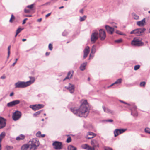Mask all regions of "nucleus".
<instances>
[{
	"instance_id": "f257e3e1",
	"label": "nucleus",
	"mask_w": 150,
	"mask_h": 150,
	"mask_svg": "<svg viewBox=\"0 0 150 150\" xmlns=\"http://www.w3.org/2000/svg\"><path fill=\"white\" fill-rule=\"evenodd\" d=\"M82 103L79 108H71V110L75 114L81 117H86L89 113L88 105L86 100H82Z\"/></svg>"
},
{
	"instance_id": "f03ea898",
	"label": "nucleus",
	"mask_w": 150,
	"mask_h": 150,
	"mask_svg": "<svg viewBox=\"0 0 150 150\" xmlns=\"http://www.w3.org/2000/svg\"><path fill=\"white\" fill-rule=\"evenodd\" d=\"M29 143L33 150L37 149L40 145L39 140L36 138L33 139L29 142Z\"/></svg>"
},
{
	"instance_id": "7ed1b4c3",
	"label": "nucleus",
	"mask_w": 150,
	"mask_h": 150,
	"mask_svg": "<svg viewBox=\"0 0 150 150\" xmlns=\"http://www.w3.org/2000/svg\"><path fill=\"white\" fill-rule=\"evenodd\" d=\"M132 45L139 46L143 45L144 43L138 39L134 38L131 42Z\"/></svg>"
},
{
	"instance_id": "20e7f679",
	"label": "nucleus",
	"mask_w": 150,
	"mask_h": 150,
	"mask_svg": "<svg viewBox=\"0 0 150 150\" xmlns=\"http://www.w3.org/2000/svg\"><path fill=\"white\" fill-rule=\"evenodd\" d=\"M16 88H23L28 86L27 82L18 81L15 84Z\"/></svg>"
},
{
	"instance_id": "39448f33",
	"label": "nucleus",
	"mask_w": 150,
	"mask_h": 150,
	"mask_svg": "<svg viewBox=\"0 0 150 150\" xmlns=\"http://www.w3.org/2000/svg\"><path fill=\"white\" fill-rule=\"evenodd\" d=\"M98 38V35L97 32L94 31L91 35V40L93 43H95Z\"/></svg>"
},
{
	"instance_id": "423d86ee",
	"label": "nucleus",
	"mask_w": 150,
	"mask_h": 150,
	"mask_svg": "<svg viewBox=\"0 0 150 150\" xmlns=\"http://www.w3.org/2000/svg\"><path fill=\"white\" fill-rule=\"evenodd\" d=\"M146 30L144 28H139L135 29L131 31L130 33L131 34H135L136 35H139L141 33H143Z\"/></svg>"
},
{
	"instance_id": "0eeeda50",
	"label": "nucleus",
	"mask_w": 150,
	"mask_h": 150,
	"mask_svg": "<svg viewBox=\"0 0 150 150\" xmlns=\"http://www.w3.org/2000/svg\"><path fill=\"white\" fill-rule=\"evenodd\" d=\"M21 116L20 112L16 111L14 112L12 116V118L14 120L16 121L19 119Z\"/></svg>"
},
{
	"instance_id": "6e6552de",
	"label": "nucleus",
	"mask_w": 150,
	"mask_h": 150,
	"mask_svg": "<svg viewBox=\"0 0 150 150\" xmlns=\"http://www.w3.org/2000/svg\"><path fill=\"white\" fill-rule=\"evenodd\" d=\"M99 36L101 40H103L106 38V35L105 31L102 29L99 30Z\"/></svg>"
},
{
	"instance_id": "1a4fd4ad",
	"label": "nucleus",
	"mask_w": 150,
	"mask_h": 150,
	"mask_svg": "<svg viewBox=\"0 0 150 150\" xmlns=\"http://www.w3.org/2000/svg\"><path fill=\"white\" fill-rule=\"evenodd\" d=\"M53 145L54 148L56 149H61L62 147V143L57 141L54 142L53 144Z\"/></svg>"
},
{
	"instance_id": "9d476101",
	"label": "nucleus",
	"mask_w": 150,
	"mask_h": 150,
	"mask_svg": "<svg viewBox=\"0 0 150 150\" xmlns=\"http://www.w3.org/2000/svg\"><path fill=\"white\" fill-rule=\"evenodd\" d=\"M6 119L0 117V129L4 128L6 126Z\"/></svg>"
},
{
	"instance_id": "9b49d317",
	"label": "nucleus",
	"mask_w": 150,
	"mask_h": 150,
	"mask_svg": "<svg viewBox=\"0 0 150 150\" xmlns=\"http://www.w3.org/2000/svg\"><path fill=\"white\" fill-rule=\"evenodd\" d=\"M126 130V129H115L114 132L115 137H116L119 134L123 133Z\"/></svg>"
},
{
	"instance_id": "f8f14e48",
	"label": "nucleus",
	"mask_w": 150,
	"mask_h": 150,
	"mask_svg": "<svg viewBox=\"0 0 150 150\" xmlns=\"http://www.w3.org/2000/svg\"><path fill=\"white\" fill-rule=\"evenodd\" d=\"M44 107V105L42 104L35 105H31L30 107L34 111H36Z\"/></svg>"
},
{
	"instance_id": "ddd939ff",
	"label": "nucleus",
	"mask_w": 150,
	"mask_h": 150,
	"mask_svg": "<svg viewBox=\"0 0 150 150\" xmlns=\"http://www.w3.org/2000/svg\"><path fill=\"white\" fill-rule=\"evenodd\" d=\"M91 144L92 146V148H93L95 149V148L96 147H99V144L98 141L95 139L92 140L91 142Z\"/></svg>"
},
{
	"instance_id": "4468645a",
	"label": "nucleus",
	"mask_w": 150,
	"mask_h": 150,
	"mask_svg": "<svg viewBox=\"0 0 150 150\" xmlns=\"http://www.w3.org/2000/svg\"><path fill=\"white\" fill-rule=\"evenodd\" d=\"M21 150H33L29 144H24L21 146Z\"/></svg>"
},
{
	"instance_id": "2eb2a0df",
	"label": "nucleus",
	"mask_w": 150,
	"mask_h": 150,
	"mask_svg": "<svg viewBox=\"0 0 150 150\" xmlns=\"http://www.w3.org/2000/svg\"><path fill=\"white\" fill-rule=\"evenodd\" d=\"M105 28L108 33L111 34H112L113 33L114 31L113 28L107 25L105 26Z\"/></svg>"
},
{
	"instance_id": "dca6fc26",
	"label": "nucleus",
	"mask_w": 150,
	"mask_h": 150,
	"mask_svg": "<svg viewBox=\"0 0 150 150\" xmlns=\"http://www.w3.org/2000/svg\"><path fill=\"white\" fill-rule=\"evenodd\" d=\"M81 147L82 148L87 150H95L92 147L87 144H85L81 145Z\"/></svg>"
},
{
	"instance_id": "f3484780",
	"label": "nucleus",
	"mask_w": 150,
	"mask_h": 150,
	"mask_svg": "<svg viewBox=\"0 0 150 150\" xmlns=\"http://www.w3.org/2000/svg\"><path fill=\"white\" fill-rule=\"evenodd\" d=\"M102 108L103 109L104 112H105L110 113L112 115H113L114 114V112L113 111L105 107V106H103Z\"/></svg>"
},
{
	"instance_id": "a211bd4d",
	"label": "nucleus",
	"mask_w": 150,
	"mask_h": 150,
	"mask_svg": "<svg viewBox=\"0 0 150 150\" xmlns=\"http://www.w3.org/2000/svg\"><path fill=\"white\" fill-rule=\"evenodd\" d=\"M90 51V48L88 46H87L85 48V49L83 52H84V55H83V58H86L88 54Z\"/></svg>"
},
{
	"instance_id": "6ab92c4d",
	"label": "nucleus",
	"mask_w": 150,
	"mask_h": 150,
	"mask_svg": "<svg viewBox=\"0 0 150 150\" xmlns=\"http://www.w3.org/2000/svg\"><path fill=\"white\" fill-rule=\"evenodd\" d=\"M145 18H144L142 20L137 22V24L139 26L142 27L145 25Z\"/></svg>"
},
{
	"instance_id": "aec40b11",
	"label": "nucleus",
	"mask_w": 150,
	"mask_h": 150,
	"mask_svg": "<svg viewBox=\"0 0 150 150\" xmlns=\"http://www.w3.org/2000/svg\"><path fill=\"white\" fill-rule=\"evenodd\" d=\"M73 74V71H69L67 74V76L64 79L63 81H64L65 80L68 79H70L72 78Z\"/></svg>"
},
{
	"instance_id": "412c9836",
	"label": "nucleus",
	"mask_w": 150,
	"mask_h": 150,
	"mask_svg": "<svg viewBox=\"0 0 150 150\" xmlns=\"http://www.w3.org/2000/svg\"><path fill=\"white\" fill-rule=\"evenodd\" d=\"M88 135L91 136L90 137H88V135H87L86 138L88 139H90L93 138L94 137H96V134L92 132H89L88 133Z\"/></svg>"
},
{
	"instance_id": "4be33fe9",
	"label": "nucleus",
	"mask_w": 150,
	"mask_h": 150,
	"mask_svg": "<svg viewBox=\"0 0 150 150\" xmlns=\"http://www.w3.org/2000/svg\"><path fill=\"white\" fill-rule=\"evenodd\" d=\"M67 88L69 90L71 93H73L74 91V86L70 83L69 84V87Z\"/></svg>"
},
{
	"instance_id": "5701e85b",
	"label": "nucleus",
	"mask_w": 150,
	"mask_h": 150,
	"mask_svg": "<svg viewBox=\"0 0 150 150\" xmlns=\"http://www.w3.org/2000/svg\"><path fill=\"white\" fill-rule=\"evenodd\" d=\"M29 78L30 80L26 82L28 86L33 83L35 81V78L34 77H30Z\"/></svg>"
},
{
	"instance_id": "b1692460",
	"label": "nucleus",
	"mask_w": 150,
	"mask_h": 150,
	"mask_svg": "<svg viewBox=\"0 0 150 150\" xmlns=\"http://www.w3.org/2000/svg\"><path fill=\"white\" fill-rule=\"evenodd\" d=\"M96 52V47L95 46H93L92 48L91 53L89 56V59H91V57H93V56H92V54H93L95 53Z\"/></svg>"
},
{
	"instance_id": "393cba45",
	"label": "nucleus",
	"mask_w": 150,
	"mask_h": 150,
	"mask_svg": "<svg viewBox=\"0 0 150 150\" xmlns=\"http://www.w3.org/2000/svg\"><path fill=\"white\" fill-rule=\"evenodd\" d=\"M122 81V79H119L117 80L115 83L111 84L110 86H112L115 84H120L121 83Z\"/></svg>"
},
{
	"instance_id": "a878e982",
	"label": "nucleus",
	"mask_w": 150,
	"mask_h": 150,
	"mask_svg": "<svg viewBox=\"0 0 150 150\" xmlns=\"http://www.w3.org/2000/svg\"><path fill=\"white\" fill-rule=\"evenodd\" d=\"M25 138V136L23 134H21L16 138V140L17 141L23 140Z\"/></svg>"
},
{
	"instance_id": "bb28decb",
	"label": "nucleus",
	"mask_w": 150,
	"mask_h": 150,
	"mask_svg": "<svg viewBox=\"0 0 150 150\" xmlns=\"http://www.w3.org/2000/svg\"><path fill=\"white\" fill-rule=\"evenodd\" d=\"M36 137H38L43 138L45 136V134H41V132L38 131L36 133Z\"/></svg>"
},
{
	"instance_id": "cd10ccee",
	"label": "nucleus",
	"mask_w": 150,
	"mask_h": 150,
	"mask_svg": "<svg viewBox=\"0 0 150 150\" xmlns=\"http://www.w3.org/2000/svg\"><path fill=\"white\" fill-rule=\"evenodd\" d=\"M87 63L85 62L83 63L80 66V69L81 71H83L85 69V67L86 66Z\"/></svg>"
},
{
	"instance_id": "c85d7f7f",
	"label": "nucleus",
	"mask_w": 150,
	"mask_h": 150,
	"mask_svg": "<svg viewBox=\"0 0 150 150\" xmlns=\"http://www.w3.org/2000/svg\"><path fill=\"white\" fill-rule=\"evenodd\" d=\"M5 133L4 132H2L0 134V143H1V142L2 139L5 137Z\"/></svg>"
},
{
	"instance_id": "c756f323",
	"label": "nucleus",
	"mask_w": 150,
	"mask_h": 150,
	"mask_svg": "<svg viewBox=\"0 0 150 150\" xmlns=\"http://www.w3.org/2000/svg\"><path fill=\"white\" fill-rule=\"evenodd\" d=\"M68 150H76V148L72 145H69L68 147Z\"/></svg>"
},
{
	"instance_id": "7c9ffc66",
	"label": "nucleus",
	"mask_w": 150,
	"mask_h": 150,
	"mask_svg": "<svg viewBox=\"0 0 150 150\" xmlns=\"http://www.w3.org/2000/svg\"><path fill=\"white\" fill-rule=\"evenodd\" d=\"M132 16L133 18L135 20H138L139 19V16L136 15L134 13H132Z\"/></svg>"
},
{
	"instance_id": "2f4dec72",
	"label": "nucleus",
	"mask_w": 150,
	"mask_h": 150,
	"mask_svg": "<svg viewBox=\"0 0 150 150\" xmlns=\"http://www.w3.org/2000/svg\"><path fill=\"white\" fill-rule=\"evenodd\" d=\"M23 29L21 28H19L16 31V35L15 36V37H16L17 36V35L19 34L22 30Z\"/></svg>"
},
{
	"instance_id": "473e14b6",
	"label": "nucleus",
	"mask_w": 150,
	"mask_h": 150,
	"mask_svg": "<svg viewBox=\"0 0 150 150\" xmlns=\"http://www.w3.org/2000/svg\"><path fill=\"white\" fill-rule=\"evenodd\" d=\"M7 106L8 107H11L14 106L13 101H11L8 103L7 104Z\"/></svg>"
},
{
	"instance_id": "72a5a7b5",
	"label": "nucleus",
	"mask_w": 150,
	"mask_h": 150,
	"mask_svg": "<svg viewBox=\"0 0 150 150\" xmlns=\"http://www.w3.org/2000/svg\"><path fill=\"white\" fill-rule=\"evenodd\" d=\"M42 110H40L38 111L37 112H36L35 113H34L33 115L34 117H36L37 116L40 115L41 112Z\"/></svg>"
},
{
	"instance_id": "f704fd0d",
	"label": "nucleus",
	"mask_w": 150,
	"mask_h": 150,
	"mask_svg": "<svg viewBox=\"0 0 150 150\" xmlns=\"http://www.w3.org/2000/svg\"><path fill=\"white\" fill-rule=\"evenodd\" d=\"M15 18L13 14L11 15V17L10 20L9 21L10 22L12 23L13 21L15 20Z\"/></svg>"
},
{
	"instance_id": "c9c22d12",
	"label": "nucleus",
	"mask_w": 150,
	"mask_h": 150,
	"mask_svg": "<svg viewBox=\"0 0 150 150\" xmlns=\"http://www.w3.org/2000/svg\"><path fill=\"white\" fill-rule=\"evenodd\" d=\"M13 103H14V106L15 105H16L19 104L20 103V101L19 100H15L13 101Z\"/></svg>"
},
{
	"instance_id": "e433bc0d",
	"label": "nucleus",
	"mask_w": 150,
	"mask_h": 150,
	"mask_svg": "<svg viewBox=\"0 0 150 150\" xmlns=\"http://www.w3.org/2000/svg\"><path fill=\"white\" fill-rule=\"evenodd\" d=\"M131 114L134 117H137L138 116V113L136 111H134V112H131Z\"/></svg>"
},
{
	"instance_id": "4c0bfd02",
	"label": "nucleus",
	"mask_w": 150,
	"mask_h": 150,
	"mask_svg": "<svg viewBox=\"0 0 150 150\" xmlns=\"http://www.w3.org/2000/svg\"><path fill=\"white\" fill-rule=\"evenodd\" d=\"M146 84V83L145 81L142 82L140 83V86L141 87H144Z\"/></svg>"
},
{
	"instance_id": "58836bf2",
	"label": "nucleus",
	"mask_w": 150,
	"mask_h": 150,
	"mask_svg": "<svg viewBox=\"0 0 150 150\" xmlns=\"http://www.w3.org/2000/svg\"><path fill=\"white\" fill-rule=\"evenodd\" d=\"M86 18V16H84L83 17H80V21H84Z\"/></svg>"
},
{
	"instance_id": "ea45409f",
	"label": "nucleus",
	"mask_w": 150,
	"mask_h": 150,
	"mask_svg": "<svg viewBox=\"0 0 150 150\" xmlns=\"http://www.w3.org/2000/svg\"><path fill=\"white\" fill-rule=\"evenodd\" d=\"M11 47V46H9L8 47V58H9V57L10 54Z\"/></svg>"
},
{
	"instance_id": "a19ab883",
	"label": "nucleus",
	"mask_w": 150,
	"mask_h": 150,
	"mask_svg": "<svg viewBox=\"0 0 150 150\" xmlns=\"http://www.w3.org/2000/svg\"><path fill=\"white\" fill-rule=\"evenodd\" d=\"M145 131L146 133L150 134V129L146 128L145 129Z\"/></svg>"
},
{
	"instance_id": "79ce46f5",
	"label": "nucleus",
	"mask_w": 150,
	"mask_h": 150,
	"mask_svg": "<svg viewBox=\"0 0 150 150\" xmlns=\"http://www.w3.org/2000/svg\"><path fill=\"white\" fill-rule=\"evenodd\" d=\"M140 66L139 65H135L134 67V69L135 70H137L140 68Z\"/></svg>"
},
{
	"instance_id": "37998d69",
	"label": "nucleus",
	"mask_w": 150,
	"mask_h": 150,
	"mask_svg": "<svg viewBox=\"0 0 150 150\" xmlns=\"http://www.w3.org/2000/svg\"><path fill=\"white\" fill-rule=\"evenodd\" d=\"M48 48L51 51L53 49V46L52 45L51 43H50L49 45Z\"/></svg>"
},
{
	"instance_id": "c03bdc74",
	"label": "nucleus",
	"mask_w": 150,
	"mask_h": 150,
	"mask_svg": "<svg viewBox=\"0 0 150 150\" xmlns=\"http://www.w3.org/2000/svg\"><path fill=\"white\" fill-rule=\"evenodd\" d=\"M122 39H118V40H115V42L117 43H120L122 42Z\"/></svg>"
},
{
	"instance_id": "a18cd8bd",
	"label": "nucleus",
	"mask_w": 150,
	"mask_h": 150,
	"mask_svg": "<svg viewBox=\"0 0 150 150\" xmlns=\"http://www.w3.org/2000/svg\"><path fill=\"white\" fill-rule=\"evenodd\" d=\"M71 141V138L70 137H69L67 138V139L66 140V142L67 143H69Z\"/></svg>"
},
{
	"instance_id": "49530a36",
	"label": "nucleus",
	"mask_w": 150,
	"mask_h": 150,
	"mask_svg": "<svg viewBox=\"0 0 150 150\" xmlns=\"http://www.w3.org/2000/svg\"><path fill=\"white\" fill-rule=\"evenodd\" d=\"M33 6H34L33 4H31V5H28V6H27V7L28 8L30 9H32V8H33Z\"/></svg>"
},
{
	"instance_id": "de8ad7c7",
	"label": "nucleus",
	"mask_w": 150,
	"mask_h": 150,
	"mask_svg": "<svg viewBox=\"0 0 150 150\" xmlns=\"http://www.w3.org/2000/svg\"><path fill=\"white\" fill-rule=\"evenodd\" d=\"M28 19L27 18H26L23 21V23H22V24H25V23H26V20Z\"/></svg>"
},
{
	"instance_id": "09e8293b",
	"label": "nucleus",
	"mask_w": 150,
	"mask_h": 150,
	"mask_svg": "<svg viewBox=\"0 0 150 150\" xmlns=\"http://www.w3.org/2000/svg\"><path fill=\"white\" fill-rule=\"evenodd\" d=\"M30 11L29 10L25 9L24 12L25 13H29L30 12Z\"/></svg>"
},
{
	"instance_id": "8fccbe9b",
	"label": "nucleus",
	"mask_w": 150,
	"mask_h": 150,
	"mask_svg": "<svg viewBox=\"0 0 150 150\" xmlns=\"http://www.w3.org/2000/svg\"><path fill=\"white\" fill-rule=\"evenodd\" d=\"M105 150H113L112 149L109 147H106L105 148Z\"/></svg>"
},
{
	"instance_id": "3c124183",
	"label": "nucleus",
	"mask_w": 150,
	"mask_h": 150,
	"mask_svg": "<svg viewBox=\"0 0 150 150\" xmlns=\"http://www.w3.org/2000/svg\"><path fill=\"white\" fill-rule=\"evenodd\" d=\"M7 148L8 150H10L13 149V147L10 146H8L7 147Z\"/></svg>"
},
{
	"instance_id": "603ef678",
	"label": "nucleus",
	"mask_w": 150,
	"mask_h": 150,
	"mask_svg": "<svg viewBox=\"0 0 150 150\" xmlns=\"http://www.w3.org/2000/svg\"><path fill=\"white\" fill-rule=\"evenodd\" d=\"M121 102V103H122L124 104H127V105H129L128 103H126L125 102H124V101H122V100H120V101Z\"/></svg>"
},
{
	"instance_id": "864d4df0",
	"label": "nucleus",
	"mask_w": 150,
	"mask_h": 150,
	"mask_svg": "<svg viewBox=\"0 0 150 150\" xmlns=\"http://www.w3.org/2000/svg\"><path fill=\"white\" fill-rule=\"evenodd\" d=\"M18 60V59H16L15 62L12 64L13 66H14L15 65V64L16 63L17 61Z\"/></svg>"
},
{
	"instance_id": "5fc2aeb1",
	"label": "nucleus",
	"mask_w": 150,
	"mask_h": 150,
	"mask_svg": "<svg viewBox=\"0 0 150 150\" xmlns=\"http://www.w3.org/2000/svg\"><path fill=\"white\" fill-rule=\"evenodd\" d=\"M67 34V33L66 32H64L63 33L62 35L63 36H66Z\"/></svg>"
},
{
	"instance_id": "6e6d98bb",
	"label": "nucleus",
	"mask_w": 150,
	"mask_h": 150,
	"mask_svg": "<svg viewBox=\"0 0 150 150\" xmlns=\"http://www.w3.org/2000/svg\"><path fill=\"white\" fill-rule=\"evenodd\" d=\"M107 122H112L113 121V120L112 119L108 120H106Z\"/></svg>"
},
{
	"instance_id": "4d7b16f0",
	"label": "nucleus",
	"mask_w": 150,
	"mask_h": 150,
	"mask_svg": "<svg viewBox=\"0 0 150 150\" xmlns=\"http://www.w3.org/2000/svg\"><path fill=\"white\" fill-rule=\"evenodd\" d=\"M6 78V76L4 75H3V76L1 77V78L2 79H4Z\"/></svg>"
},
{
	"instance_id": "13d9d810",
	"label": "nucleus",
	"mask_w": 150,
	"mask_h": 150,
	"mask_svg": "<svg viewBox=\"0 0 150 150\" xmlns=\"http://www.w3.org/2000/svg\"><path fill=\"white\" fill-rule=\"evenodd\" d=\"M50 14H51V13H48V14H47L45 16L46 17V18L48 17H49L50 15Z\"/></svg>"
},
{
	"instance_id": "bf43d9fd",
	"label": "nucleus",
	"mask_w": 150,
	"mask_h": 150,
	"mask_svg": "<svg viewBox=\"0 0 150 150\" xmlns=\"http://www.w3.org/2000/svg\"><path fill=\"white\" fill-rule=\"evenodd\" d=\"M80 12L82 14H83V9H82L80 11Z\"/></svg>"
},
{
	"instance_id": "052dcab7",
	"label": "nucleus",
	"mask_w": 150,
	"mask_h": 150,
	"mask_svg": "<svg viewBox=\"0 0 150 150\" xmlns=\"http://www.w3.org/2000/svg\"><path fill=\"white\" fill-rule=\"evenodd\" d=\"M50 54V52H46V54H45V55L46 56H48Z\"/></svg>"
},
{
	"instance_id": "680f3d73",
	"label": "nucleus",
	"mask_w": 150,
	"mask_h": 150,
	"mask_svg": "<svg viewBox=\"0 0 150 150\" xmlns=\"http://www.w3.org/2000/svg\"><path fill=\"white\" fill-rule=\"evenodd\" d=\"M14 94V93H13V92H11L10 94V96H13Z\"/></svg>"
},
{
	"instance_id": "e2e57ef3",
	"label": "nucleus",
	"mask_w": 150,
	"mask_h": 150,
	"mask_svg": "<svg viewBox=\"0 0 150 150\" xmlns=\"http://www.w3.org/2000/svg\"><path fill=\"white\" fill-rule=\"evenodd\" d=\"M41 20H42V19L41 18H40V19H38V22H40L41 21Z\"/></svg>"
},
{
	"instance_id": "0e129e2a",
	"label": "nucleus",
	"mask_w": 150,
	"mask_h": 150,
	"mask_svg": "<svg viewBox=\"0 0 150 150\" xmlns=\"http://www.w3.org/2000/svg\"><path fill=\"white\" fill-rule=\"evenodd\" d=\"M25 16V17H30L32 16L31 15H26Z\"/></svg>"
},
{
	"instance_id": "69168bd1",
	"label": "nucleus",
	"mask_w": 150,
	"mask_h": 150,
	"mask_svg": "<svg viewBox=\"0 0 150 150\" xmlns=\"http://www.w3.org/2000/svg\"><path fill=\"white\" fill-rule=\"evenodd\" d=\"M26 40V39H22V41L23 42L25 41Z\"/></svg>"
},
{
	"instance_id": "338daca9",
	"label": "nucleus",
	"mask_w": 150,
	"mask_h": 150,
	"mask_svg": "<svg viewBox=\"0 0 150 150\" xmlns=\"http://www.w3.org/2000/svg\"><path fill=\"white\" fill-rule=\"evenodd\" d=\"M118 32H119L118 31H117V33L119 34L120 35H122V33H118Z\"/></svg>"
},
{
	"instance_id": "774afa93",
	"label": "nucleus",
	"mask_w": 150,
	"mask_h": 150,
	"mask_svg": "<svg viewBox=\"0 0 150 150\" xmlns=\"http://www.w3.org/2000/svg\"><path fill=\"white\" fill-rule=\"evenodd\" d=\"M64 6H61V7H60L59 8V9H61V8H64Z\"/></svg>"
}]
</instances>
